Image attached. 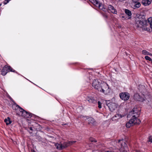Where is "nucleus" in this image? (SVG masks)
<instances>
[{
    "instance_id": "f257e3e1",
    "label": "nucleus",
    "mask_w": 152,
    "mask_h": 152,
    "mask_svg": "<svg viewBox=\"0 0 152 152\" xmlns=\"http://www.w3.org/2000/svg\"><path fill=\"white\" fill-rule=\"evenodd\" d=\"M149 24L150 28L152 29V18H149L146 20L144 16L139 15L136 18L135 26L137 28L145 29V27Z\"/></svg>"
},
{
    "instance_id": "f03ea898",
    "label": "nucleus",
    "mask_w": 152,
    "mask_h": 152,
    "mask_svg": "<svg viewBox=\"0 0 152 152\" xmlns=\"http://www.w3.org/2000/svg\"><path fill=\"white\" fill-rule=\"evenodd\" d=\"M140 111L137 108H134L130 113V114L132 115L131 119L126 124L127 128H129L131 126L136 124H139L140 123V120L137 118L140 114Z\"/></svg>"
},
{
    "instance_id": "7ed1b4c3",
    "label": "nucleus",
    "mask_w": 152,
    "mask_h": 152,
    "mask_svg": "<svg viewBox=\"0 0 152 152\" xmlns=\"http://www.w3.org/2000/svg\"><path fill=\"white\" fill-rule=\"evenodd\" d=\"M120 150L117 152H128V147L126 143V141L124 139L119 140L117 142ZM105 152H112L109 151H106Z\"/></svg>"
},
{
    "instance_id": "20e7f679",
    "label": "nucleus",
    "mask_w": 152,
    "mask_h": 152,
    "mask_svg": "<svg viewBox=\"0 0 152 152\" xmlns=\"http://www.w3.org/2000/svg\"><path fill=\"white\" fill-rule=\"evenodd\" d=\"M134 98L135 100L142 102L144 101L147 100L148 102H149L151 101V96L145 95L142 93L135 94L134 96Z\"/></svg>"
},
{
    "instance_id": "39448f33",
    "label": "nucleus",
    "mask_w": 152,
    "mask_h": 152,
    "mask_svg": "<svg viewBox=\"0 0 152 152\" xmlns=\"http://www.w3.org/2000/svg\"><path fill=\"white\" fill-rule=\"evenodd\" d=\"M75 142V141H70L64 142L63 144L57 143L55 144V146L57 149L61 150L72 145Z\"/></svg>"
},
{
    "instance_id": "423d86ee",
    "label": "nucleus",
    "mask_w": 152,
    "mask_h": 152,
    "mask_svg": "<svg viewBox=\"0 0 152 152\" xmlns=\"http://www.w3.org/2000/svg\"><path fill=\"white\" fill-rule=\"evenodd\" d=\"M110 90L108 85L106 83L103 82L101 83L100 89L98 91L105 94H107L110 92Z\"/></svg>"
},
{
    "instance_id": "0eeeda50",
    "label": "nucleus",
    "mask_w": 152,
    "mask_h": 152,
    "mask_svg": "<svg viewBox=\"0 0 152 152\" xmlns=\"http://www.w3.org/2000/svg\"><path fill=\"white\" fill-rule=\"evenodd\" d=\"M94 5L98 7L104 11H106L107 9L103 6L102 4L96 0H89Z\"/></svg>"
},
{
    "instance_id": "6e6552de",
    "label": "nucleus",
    "mask_w": 152,
    "mask_h": 152,
    "mask_svg": "<svg viewBox=\"0 0 152 152\" xmlns=\"http://www.w3.org/2000/svg\"><path fill=\"white\" fill-rule=\"evenodd\" d=\"M10 71L15 72V71L10 66L5 65L3 68L2 70H1V74L2 75L4 76L8 72Z\"/></svg>"
},
{
    "instance_id": "1a4fd4ad",
    "label": "nucleus",
    "mask_w": 152,
    "mask_h": 152,
    "mask_svg": "<svg viewBox=\"0 0 152 152\" xmlns=\"http://www.w3.org/2000/svg\"><path fill=\"white\" fill-rule=\"evenodd\" d=\"M106 103L110 110L111 112L115 110L117 107V105L116 104L113 102H110L109 100L106 101Z\"/></svg>"
},
{
    "instance_id": "9d476101",
    "label": "nucleus",
    "mask_w": 152,
    "mask_h": 152,
    "mask_svg": "<svg viewBox=\"0 0 152 152\" xmlns=\"http://www.w3.org/2000/svg\"><path fill=\"white\" fill-rule=\"evenodd\" d=\"M16 106L19 109V111L21 113V115L22 116L27 118H29L31 117V115L30 114L25 111L19 105H17Z\"/></svg>"
},
{
    "instance_id": "9b49d317",
    "label": "nucleus",
    "mask_w": 152,
    "mask_h": 152,
    "mask_svg": "<svg viewBox=\"0 0 152 152\" xmlns=\"http://www.w3.org/2000/svg\"><path fill=\"white\" fill-rule=\"evenodd\" d=\"M120 98L124 101L128 100L130 97L129 94L127 92H122L119 94Z\"/></svg>"
},
{
    "instance_id": "f8f14e48",
    "label": "nucleus",
    "mask_w": 152,
    "mask_h": 152,
    "mask_svg": "<svg viewBox=\"0 0 152 152\" xmlns=\"http://www.w3.org/2000/svg\"><path fill=\"white\" fill-rule=\"evenodd\" d=\"M100 80L96 79L93 81L92 83V86L95 89L98 91L100 89Z\"/></svg>"
},
{
    "instance_id": "ddd939ff",
    "label": "nucleus",
    "mask_w": 152,
    "mask_h": 152,
    "mask_svg": "<svg viewBox=\"0 0 152 152\" xmlns=\"http://www.w3.org/2000/svg\"><path fill=\"white\" fill-rule=\"evenodd\" d=\"M124 116L123 115H121L117 113L112 118V119L113 121H117L118 119L122 118Z\"/></svg>"
},
{
    "instance_id": "4468645a",
    "label": "nucleus",
    "mask_w": 152,
    "mask_h": 152,
    "mask_svg": "<svg viewBox=\"0 0 152 152\" xmlns=\"http://www.w3.org/2000/svg\"><path fill=\"white\" fill-rule=\"evenodd\" d=\"M86 101L91 103L95 104L96 102V101L95 99L92 96H87L86 98Z\"/></svg>"
},
{
    "instance_id": "2eb2a0df",
    "label": "nucleus",
    "mask_w": 152,
    "mask_h": 152,
    "mask_svg": "<svg viewBox=\"0 0 152 152\" xmlns=\"http://www.w3.org/2000/svg\"><path fill=\"white\" fill-rule=\"evenodd\" d=\"M88 116L86 117L87 120V121L89 124H91L93 125H95L96 124V122L94 121V120L91 117L88 118Z\"/></svg>"
},
{
    "instance_id": "dca6fc26",
    "label": "nucleus",
    "mask_w": 152,
    "mask_h": 152,
    "mask_svg": "<svg viewBox=\"0 0 152 152\" xmlns=\"http://www.w3.org/2000/svg\"><path fill=\"white\" fill-rule=\"evenodd\" d=\"M108 10H110L111 12L114 14H116L117 11L116 9L111 5H109L108 7Z\"/></svg>"
},
{
    "instance_id": "f3484780",
    "label": "nucleus",
    "mask_w": 152,
    "mask_h": 152,
    "mask_svg": "<svg viewBox=\"0 0 152 152\" xmlns=\"http://www.w3.org/2000/svg\"><path fill=\"white\" fill-rule=\"evenodd\" d=\"M152 0H142V4L145 6L149 5L151 4Z\"/></svg>"
},
{
    "instance_id": "a211bd4d",
    "label": "nucleus",
    "mask_w": 152,
    "mask_h": 152,
    "mask_svg": "<svg viewBox=\"0 0 152 152\" xmlns=\"http://www.w3.org/2000/svg\"><path fill=\"white\" fill-rule=\"evenodd\" d=\"M125 13L128 15V19H130L132 17V13L131 11L129 10L126 9L124 11Z\"/></svg>"
},
{
    "instance_id": "6ab92c4d",
    "label": "nucleus",
    "mask_w": 152,
    "mask_h": 152,
    "mask_svg": "<svg viewBox=\"0 0 152 152\" xmlns=\"http://www.w3.org/2000/svg\"><path fill=\"white\" fill-rule=\"evenodd\" d=\"M4 121L7 125L10 124L12 123V121L10 120V119L9 117H7V118H6Z\"/></svg>"
},
{
    "instance_id": "aec40b11",
    "label": "nucleus",
    "mask_w": 152,
    "mask_h": 152,
    "mask_svg": "<svg viewBox=\"0 0 152 152\" xmlns=\"http://www.w3.org/2000/svg\"><path fill=\"white\" fill-rule=\"evenodd\" d=\"M142 53L144 55H149L152 56V54L145 50H143L142 51Z\"/></svg>"
},
{
    "instance_id": "412c9836",
    "label": "nucleus",
    "mask_w": 152,
    "mask_h": 152,
    "mask_svg": "<svg viewBox=\"0 0 152 152\" xmlns=\"http://www.w3.org/2000/svg\"><path fill=\"white\" fill-rule=\"evenodd\" d=\"M140 5L141 4L139 2H137L135 4L134 8L135 9L136 8H139L140 7Z\"/></svg>"
},
{
    "instance_id": "4be33fe9",
    "label": "nucleus",
    "mask_w": 152,
    "mask_h": 152,
    "mask_svg": "<svg viewBox=\"0 0 152 152\" xmlns=\"http://www.w3.org/2000/svg\"><path fill=\"white\" fill-rule=\"evenodd\" d=\"M145 59L147 60H148L151 61V59L148 56H145Z\"/></svg>"
},
{
    "instance_id": "5701e85b",
    "label": "nucleus",
    "mask_w": 152,
    "mask_h": 152,
    "mask_svg": "<svg viewBox=\"0 0 152 152\" xmlns=\"http://www.w3.org/2000/svg\"><path fill=\"white\" fill-rule=\"evenodd\" d=\"M90 141H91V142H97L96 140H95V139H94L93 138H90Z\"/></svg>"
},
{
    "instance_id": "b1692460",
    "label": "nucleus",
    "mask_w": 152,
    "mask_h": 152,
    "mask_svg": "<svg viewBox=\"0 0 152 152\" xmlns=\"http://www.w3.org/2000/svg\"><path fill=\"white\" fill-rule=\"evenodd\" d=\"M148 142H152V136H150L148 138Z\"/></svg>"
},
{
    "instance_id": "393cba45",
    "label": "nucleus",
    "mask_w": 152,
    "mask_h": 152,
    "mask_svg": "<svg viewBox=\"0 0 152 152\" xmlns=\"http://www.w3.org/2000/svg\"><path fill=\"white\" fill-rule=\"evenodd\" d=\"M98 107L99 108H102L101 106V102L99 101H98Z\"/></svg>"
},
{
    "instance_id": "a878e982",
    "label": "nucleus",
    "mask_w": 152,
    "mask_h": 152,
    "mask_svg": "<svg viewBox=\"0 0 152 152\" xmlns=\"http://www.w3.org/2000/svg\"><path fill=\"white\" fill-rule=\"evenodd\" d=\"M9 2V0H5L4 1V4H6Z\"/></svg>"
},
{
    "instance_id": "bb28decb",
    "label": "nucleus",
    "mask_w": 152,
    "mask_h": 152,
    "mask_svg": "<svg viewBox=\"0 0 152 152\" xmlns=\"http://www.w3.org/2000/svg\"><path fill=\"white\" fill-rule=\"evenodd\" d=\"M119 1L121 2H123L125 1V0H118Z\"/></svg>"
},
{
    "instance_id": "cd10ccee",
    "label": "nucleus",
    "mask_w": 152,
    "mask_h": 152,
    "mask_svg": "<svg viewBox=\"0 0 152 152\" xmlns=\"http://www.w3.org/2000/svg\"><path fill=\"white\" fill-rule=\"evenodd\" d=\"M30 129L31 130V131H32L33 130V129H32V127H31L30 128Z\"/></svg>"
},
{
    "instance_id": "c85d7f7f",
    "label": "nucleus",
    "mask_w": 152,
    "mask_h": 152,
    "mask_svg": "<svg viewBox=\"0 0 152 152\" xmlns=\"http://www.w3.org/2000/svg\"><path fill=\"white\" fill-rule=\"evenodd\" d=\"M1 3H0V7H1Z\"/></svg>"
},
{
    "instance_id": "c756f323",
    "label": "nucleus",
    "mask_w": 152,
    "mask_h": 152,
    "mask_svg": "<svg viewBox=\"0 0 152 152\" xmlns=\"http://www.w3.org/2000/svg\"><path fill=\"white\" fill-rule=\"evenodd\" d=\"M151 63H152V60L151 59Z\"/></svg>"
},
{
    "instance_id": "7c9ffc66",
    "label": "nucleus",
    "mask_w": 152,
    "mask_h": 152,
    "mask_svg": "<svg viewBox=\"0 0 152 152\" xmlns=\"http://www.w3.org/2000/svg\"><path fill=\"white\" fill-rule=\"evenodd\" d=\"M10 99H12L11 97H10Z\"/></svg>"
},
{
    "instance_id": "2f4dec72",
    "label": "nucleus",
    "mask_w": 152,
    "mask_h": 152,
    "mask_svg": "<svg viewBox=\"0 0 152 152\" xmlns=\"http://www.w3.org/2000/svg\"><path fill=\"white\" fill-rule=\"evenodd\" d=\"M147 28H146V30H147Z\"/></svg>"
},
{
    "instance_id": "473e14b6",
    "label": "nucleus",
    "mask_w": 152,
    "mask_h": 152,
    "mask_svg": "<svg viewBox=\"0 0 152 152\" xmlns=\"http://www.w3.org/2000/svg\"><path fill=\"white\" fill-rule=\"evenodd\" d=\"M11 0H9V1H10Z\"/></svg>"
}]
</instances>
